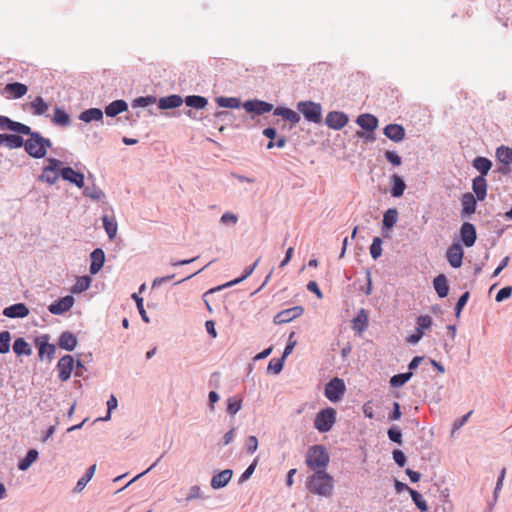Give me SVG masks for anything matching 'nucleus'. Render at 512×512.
Returning a JSON list of instances; mask_svg holds the SVG:
<instances>
[{
    "label": "nucleus",
    "mask_w": 512,
    "mask_h": 512,
    "mask_svg": "<svg viewBox=\"0 0 512 512\" xmlns=\"http://www.w3.org/2000/svg\"><path fill=\"white\" fill-rule=\"evenodd\" d=\"M305 486L311 494L328 498L333 495L335 480L326 470H321L308 476Z\"/></svg>",
    "instance_id": "obj_1"
},
{
    "label": "nucleus",
    "mask_w": 512,
    "mask_h": 512,
    "mask_svg": "<svg viewBox=\"0 0 512 512\" xmlns=\"http://www.w3.org/2000/svg\"><path fill=\"white\" fill-rule=\"evenodd\" d=\"M330 462V456L323 445H313L308 448L305 464L313 472L325 471Z\"/></svg>",
    "instance_id": "obj_2"
},
{
    "label": "nucleus",
    "mask_w": 512,
    "mask_h": 512,
    "mask_svg": "<svg viewBox=\"0 0 512 512\" xmlns=\"http://www.w3.org/2000/svg\"><path fill=\"white\" fill-rule=\"evenodd\" d=\"M27 135H29V138L24 141L23 144L27 154L36 159L44 158L47 153V149L52 146L51 141L48 138L43 137L40 133L33 132L32 130L31 133H28Z\"/></svg>",
    "instance_id": "obj_3"
},
{
    "label": "nucleus",
    "mask_w": 512,
    "mask_h": 512,
    "mask_svg": "<svg viewBox=\"0 0 512 512\" xmlns=\"http://www.w3.org/2000/svg\"><path fill=\"white\" fill-rule=\"evenodd\" d=\"M47 165L43 167L40 180L48 184H55L61 177L62 162L56 158H48Z\"/></svg>",
    "instance_id": "obj_4"
},
{
    "label": "nucleus",
    "mask_w": 512,
    "mask_h": 512,
    "mask_svg": "<svg viewBox=\"0 0 512 512\" xmlns=\"http://www.w3.org/2000/svg\"><path fill=\"white\" fill-rule=\"evenodd\" d=\"M336 421V411L333 408H326L318 412L314 419V427L319 432H328Z\"/></svg>",
    "instance_id": "obj_5"
},
{
    "label": "nucleus",
    "mask_w": 512,
    "mask_h": 512,
    "mask_svg": "<svg viewBox=\"0 0 512 512\" xmlns=\"http://www.w3.org/2000/svg\"><path fill=\"white\" fill-rule=\"evenodd\" d=\"M297 108L308 121L313 123L321 122L322 108L320 104L312 101L299 102Z\"/></svg>",
    "instance_id": "obj_6"
},
{
    "label": "nucleus",
    "mask_w": 512,
    "mask_h": 512,
    "mask_svg": "<svg viewBox=\"0 0 512 512\" xmlns=\"http://www.w3.org/2000/svg\"><path fill=\"white\" fill-rule=\"evenodd\" d=\"M346 391L344 381L338 377L331 379L325 386V396L331 402H338Z\"/></svg>",
    "instance_id": "obj_7"
},
{
    "label": "nucleus",
    "mask_w": 512,
    "mask_h": 512,
    "mask_svg": "<svg viewBox=\"0 0 512 512\" xmlns=\"http://www.w3.org/2000/svg\"><path fill=\"white\" fill-rule=\"evenodd\" d=\"M0 129L9 130L18 134L31 133V128L29 126L13 121L7 116H0Z\"/></svg>",
    "instance_id": "obj_8"
},
{
    "label": "nucleus",
    "mask_w": 512,
    "mask_h": 512,
    "mask_svg": "<svg viewBox=\"0 0 512 512\" xmlns=\"http://www.w3.org/2000/svg\"><path fill=\"white\" fill-rule=\"evenodd\" d=\"M304 312L303 307L301 306H294L289 309H285L278 314L275 315L273 322L277 325L288 323L295 318L301 316Z\"/></svg>",
    "instance_id": "obj_9"
},
{
    "label": "nucleus",
    "mask_w": 512,
    "mask_h": 512,
    "mask_svg": "<svg viewBox=\"0 0 512 512\" xmlns=\"http://www.w3.org/2000/svg\"><path fill=\"white\" fill-rule=\"evenodd\" d=\"M74 367V358L71 355H65L60 358L57 364L59 378L61 381H67Z\"/></svg>",
    "instance_id": "obj_10"
},
{
    "label": "nucleus",
    "mask_w": 512,
    "mask_h": 512,
    "mask_svg": "<svg viewBox=\"0 0 512 512\" xmlns=\"http://www.w3.org/2000/svg\"><path fill=\"white\" fill-rule=\"evenodd\" d=\"M61 178L76 185L78 188L84 187V174L71 167H62Z\"/></svg>",
    "instance_id": "obj_11"
},
{
    "label": "nucleus",
    "mask_w": 512,
    "mask_h": 512,
    "mask_svg": "<svg viewBox=\"0 0 512 512\" xmlns=\"http://www.w3.org/2000/svg\"><path fill=\"white\" fill-rule=\"evenodd\" d=\"M74 304V298L70 295H67L58 301L52 303L49 305L48 310L50 313L54 315H61L73 306Z\"/></svg>",
    "instance_id": "obj_12"
},
{
    "label": "nucleus",
    "mask_w": 512,
    "mask_h": 512,
    "mask_svg": "<svg viewBox=\"0 0 512 512\" xmlns=\"http://www.w3.org/2000/svg\"><path fill=\"white\" fill-rule=\"evenodd\" d=\"M325 122L328 127L335 130H339L347 124L348 117L343 112L332 111L329 112L328 115L326 116Z\"/></svg>",
    "instance_id": "obj_13"
},
{
    "label": "nucleus",
    "mask_w": 512,
    "mask_h": 512,
    "mask_svg": "<svg viewBox=\"0 0 512 512\" xmlns=\"http://www.w3.org/2000/svg\"><path fill=\"white\" fill-rule=\"evenodd\" d=\"M463 249L460 244H452L446 253L447 260L453 268H459L462 265Z\"/></svg>",
    "instance_id": "obj_14"
},
{
    "label": "nucleus",
    "mask_w": 512,
    "mask_h": 512,
    "mask_svg": "<svg viewBox=\"0 0 512 512\" xmlns=\"http://www.w3.org/2000/svg\"><path fill=\"white\" fill-rule=\"evenodd\" d=\"M460 236L465 246H473L477 238L474 225L469 222L463 223L460 229Z\"/></svg>",
    "instance_id": "obj_15"
},
{
    "label": "nucleus",
    "mask_w": 512,
    "mask_h": 512,
    "mask_svg": "<svg viewBox=\"0 0 512 512\" xmlns=\"http://www.w3.org/2000/svg\"><path fill=\"white\" fill-rule=\"evenodd\" d=\"M244 108L247 112H254L258 115L270 112L273 105L260 100H251L244 103Z\"/></svg>",
    "instance_id": "obj_16"
},
{
    "label": "nucleus",
    "mask_w": 512,
    "mask_h": 512,
    "mask_svg": "<svg viewBox=\"0 0 512 512\" xmlns=\"http://www.w3.org/2000/svg\"><path fill=\"white\" fill-rule=\"evenodd\" d=\"M3 314L8 318H24L29 315V309L24 303H17L6 307Z\"/></svg>",
    "instance_id": "obj_17"
},
{
    "label": "nucleus",
    "mask_w": 512,
    "mask_h": 512,
    "mask_svg": "<svg viewBox=\"0 0 512 512\" xmlns=\"http://www.w3.org/2000/svg\"><path fill=\"white\" fill-rule=\"evenodd\" d=\"M383 132L393 142H400L405 137V129L399 124H389L384 128Z\"/></svg>",
    "instance_id": "obj_18"
},
{
    "label": "nucleus",
    "mask_w": 512,
    "mask_h": 512,
    "mask_svg": "<svg viewBox=\"0 0 512 512\" xmlns=\"http://www.w3.org/2000/svg\"><path fill=\"white\" fill-rule=\"evenodd\" d=\"M369 317L365 309H360L357 316L352 320V329L358 333H362L367 329Z\"/></svg>",
    "instance_id": "obj_19"
},
{
    "label": "nucleus",
    "mask_w": 512,
    "mask_h": 512,
    "mask_svg": "<svg viewBox=\"0 0 512 512\" xmlns=\"http://www.w3.org/2000/svg\"><path fill=\"white\" fill-rule=\"evenodd\" d=\"M183 99L181 96L173 94L170 96L162 97L158 101V107L162 110L177 108L181 106Z\"/></svg>",
    "instance_id": "obj_20"
},
{
    "label": "nucleus",
    "mask_w": 512,
    "mask_h": 512,
    "mask_svg": "<svg viewBox=\"0 0 512 512\" xmlns=\"http://www.w3.org/2000/svg\"><path fill=\"white\" fill-rule=\"evenodd\" d=\"M232 477V470L225 469L218 474L214 475L211 479V487L219 489L225 487Z\"/></svg>",
    "instance_id": "obj_21"
},
{
    "label": "nucleus",
    "mask_w": 512,
    "mask_h": 512,
    "mask_svg": "<svg viewBox=\"0 0 512 512\" xmlns=\"http://www.w3.org/2000/svg\"><path fill=\"white\" fill-rule=\"evenodd\" d=\"M91 265L90 272L91 274L98 273L104 265L105 255L102 249L97 248L91 253Z\"/></svg>",
    "instance_id": "obj_22"
},
{
    "label": "nucleus",
    "mask_w": 512,
    "mask_h": 512,
    "mask_svg": "<svg viewBox=\"0 0 512 512\" xmlns=\"http://www.w3.org/2000/svg\"><path fill=\"white\" fill-rule=\"evenodd\" d=\"M356 122L366 131H374L378 126V119L371 114H361L357 117Z\"/></svg>",
    "instance_id": "obj_23"
},
{
    "label": "nucleus",
    "mask_w": 512,
    "mask_h": 512,
    "mask_svg": "<svg viewBox=\"0 0 512 512\" xmlns=\"http://www.w3.org/2000/svg\"><path fill=\"white\" fill-rule=\"evenodd\" d=\"M5 92L9 94L12 98H21L24 96L28 88L25 84L15 82V83H9L4 88Z\"/></svg>",
    "instance_id": "obj_24"
},
{
    "label": "nucleus",
    "mask_w": 512,
    "mask_h": 512,
    "mask_svg": "<svg viewBox=\"0 0 512 512\" xmlns=\"http://www.w3.org/2000/svg\"><path fill=\"white\" fill-rule=\"evenodd\" d=\"M472 188L479 201L485 199L487 195V183L483 176H478L473 180Z\"/></svg>",
    "instance_id": "obj_25"
},
{
    "label": "nucleus",
    "mask_w": 512,
    "mask_h": 512,
    "mask_svg": "<svg viewBox=\"0 0 512 512\" xmlns=\"http://www.w3.org/2000/svg\"><path fill=\"white\" fill-rule=\"evenodd\" d=\"M462 215H471L476 210V199L471 193H465L461 198Z\"/></svg>",
    "instance_id": "obj_26"
},
{
    "label": "nucleus",
    "mask_w": 512,
    "mask_h": 512,
    "mask_svg": "<svg viewBox=\"0 0 512 512\" xmlns=\"http://www.w3.org/2000/svg\"><path fill=\"white\" fill-rule=\"evenodd\" d=\"M127 109L128 105L124 100H115L105 108V113L109 117H114Z\"/></svg>",
    "instance_id": "obj_27"
},
{
    "label": "nucleus",
    "mask_w": 512,
    "mask_h": 512,
    "mask_svg": "<svg viewBox=\"0 0 512 512\" xmlns=\"http://www.w3.org/2000/svg\"><path fill=\"white\" fill-rule=\"evenodd\" d=\"M433 285L439 297L443 298L448 295L449 287L447 283V278L444 274L438 275L433 280Z\"/></svg>",
    "instance_id": "obj_28"
},
{
    "label": "nucleus",
    "mask_w": 512,
    "mask_h": 512,
    "mask_svg": "<svg viewBox=\"0 0 512 512\" xmlns=\"http://www.w3.org/2000/svg\"><path fill=\"white\" fill-rule=\"evenodd\" d=\"M77 345V339L71 332H63L59 338V346L65 350L72 351Z\"/></svg>",
    "instance_id": "obj_29"
},
{
    "label": "nucleus",
    "mask_w": 512,
    "mask_h": 512,
    "mask_svg": "<svg viewBox=\"0 0 512 512\" xmlns=\"http://www.w3.org/2000/svg\"><path fill=\"white\" fill-rule=\"evenodd\" d=\"M274 114L281 116L283 119L291 122V123H298L300 120V116L298 113H296L294 110L285 108V107H277L274 110Z\"/></svg>",
    "instance_id": "obj_30"
},
{
    "label": "nucleus",
    "mask_w": 512,
    "mask_h": 512,
    "mask_svg": "<svg viewBox=\"0 0 512 512\" xmlns=\"http://www.w3.org/2000/svg\"><path fill=\"white\" fill-rule=\"evenodd\" d=\"M102 118H103V112L101 109H98V108L87 109V110L83 111L79 116V119L86 123H89L91 121H99Z\"/></svg>",
    "instance_id": "obj_31"
},
{
    "label": "nucleus",
    "mask_w": 512,
    "mask_h": 512,
    "mask_svg": "<svg viewBox=\"0 0 512 512\" xmlns=\"http://www.w3.org/2000/svg\"><path fill=\"white\" fill-rule=\"evenodd\" d=\"M13 351L17 356L26 355L29 356L32 353V349L28 342L24 338H17L13 344Z\"/></svg>",
    "instance_id": "obj_32"
},
{
    "label": "nucleus",
    "mask_w": 512,
    "mask_h": 512,
    "mask_svg": "<svg viewBox=\"0 0 512 512\" xmlns=\"http://www.w3.org/2000/svg\"><path fill=\"white\" fill-rule=\"evenodd\" d=\"M30 107L32 109V113L37 116L43 115L49 108L48 104L41 96H38L33 101H31Z\"/></svg>",
    "instance_id": "obj_33"
},
{
    "label": "nucleus",
    "mask_w": 512,
    "mask_h": 512,
    "mask_svg": "<svg viewBox=\"0 0 512 512\" xmlns=\"http://www.w3.org/2000/svg\"><path fill=\"white\" fill-rule=\"evenodd\" d=\"M95 470H96V465L95 464H93L92 466H90L87 469L85 475L82 476L78 480V482H77V484H76V486L74 488V492H81L85 488L87 483L92 479V477H93V475L95 473Z\"/></svg>",
    "instance_id": "obj_34"
},
{
    "label": "nucleus",
    "mask_w": 512,
    "mask_h": 512,
    "mask_svg": "<svg viewBox=\"0 0 512 512\" xmlns=\"http://www.w3.org/2000/svg\"><path fill=\"white\" fill-rule=\"evenodd\" d=\"M55 125L67 126L70 123V117L62 108L56 107L54 110V116L52 119Z\"/></svg>",
    "instance_id": "obj_35"
},
{
    "label": "nucleus",
    "mask_w": 512,
    "mask_h": 512,
    "mask_svg": "<svg viewBox=\"0 0 512 512\" xmlns=\"http://www.w3.org/2000/svg\"><path fill=\"white\" fill-rule=\"evenodd\" d=\"M185 103L189 107L203 109L207 106L208 100L203 96L191 95L186 97Z\"/></svg>",
    "instance_id": "obj_36"
},
{
    "label": "nucleus",
    "mask_w": 512,
    "mask_h": 512,
    "mask_svg": "<svg viewBox=\"0 0 512 512\" xmlns=\"http://www.w3.org/2000/svg\"><path fill=\"white\" fill-rule=\"evenodd\" d=\"M491 166H492L491 161L484 157H477L473 161V167L475 169H477L482 174L481 176H483V177H484V175H486L489 172V170L491 169Z\"/></svg>",
    "instance_id": "obj_37"
},
{
    "label": "nucleus",
    "mask_w": 512,
    "mask_h": 512,
    "mask_svg": "<svg viewBox=\"0 0 512 512\" xmlns=\"http://www.w3.org/2000/svg\"><path fill=\"white\" fill-rule=\"evenodd\" d=\"M392 182H393V186H392V190H391L392 196L393 197L402 196L404 193V190L406 188V185H405L403 179L398 175H393Z\"/></svg>",
    "instance_id": "obj_38"
},
{
    "label": "nucleus",
    "mask_w": 512,
    "mask_h": 512,
    "mask_svg": "<svg viewBox=\"0 0 512 512\" xmlns=\"http://www.w3.org/2000/svg\"><path fill=\"white\" fill-rule=\"evenodd\" d=\"M103 226L110 239H113L117 233V223L107 215L102 217Z\"/></svg>",
    "instance_id": "obj_39"
},
{
    "label": "nucleus",
    "mask_w": 512,
    "mask_h": 512,
    "mask_svg": "<svg viewBox=\"0 0 512 512\" xmlns=\"http://www.w3.org/2000/svg\"><path fill=\"white\" fill-rule=\"evenodd\" d=\"M5 146L9 149L20 148L24 144V140L20 135L6 134Z\"/></svg>",
    "instance_id": "obj_40"
},
{
    "label": "nucleus",
    "mask_w": 512,
    "mask_h": 512,
    "mask_svg": "<svg viewBox=\"0 0 512 512\" xmlns=\"http://www.w3.org/2000/svg\"><path fill=\"white\" fill-rule=\"evenodd\" d=\"M497 158L504 164L512 163V149L506 146H501L496 152Z\"/></svg>",
    "instance_id": "obj_41"
},
{
    "label": "nucleus",
    "mask_w": 512,
    "mask_h": 512,
    "mask_svg": "<svg viewBox=\"0 0 512 512\" xmlns=\"http://www.w3.org/2000/svg\"><path fill=\"white\" fill-rule=\"evenodd\" d=\"M38 457V452L34 449L32 450H29L25 456L24 459H22L19 464H18V468L20 470H26L30 467V465L36 461Z\"/></svg>",
    "instance_id": "obj_42"
},
{
    "label": "nucleus",
    "mask_w": 512,
    "mask_h": 512,
    "mask_svg": "<svg viewBox=\"0 0 512 512\" xmlns=\"http://www.w3.org/2000/svg\"><path fill=\"white\" fill-rule=\"evenodd\" d=\"M397 217H398V212L396 209H394V208L388 209L384 213V216H383V225L388 229L392 228L397 221Z\"/></svg>",
    "instance_id": "obj_43"
},
{
    "label": "nucleus",
    "mask_w": 512,
    "mask_h": 512,
    "mask_svg": "<svg viewBox=\"0 0 512 512\" xmlns=\"http://www.w3.org/2000/svg\"><path fill=\"white\" fill-rule=\"evenodd\" d=\"M412 375H413L412 372H406V373H401V374L394 375L390 379V385L392 387H401L406 382H408L410 380Z\"/></svg>",
    "instance_id": "obj_44"
},
{
    "label": "nucleus",
    "mask_w": 512,
    "mask_h": 512,
    "mask_svg": "<svg viewBox=\"0 0 512 512\" xmlns=\"http://www.w3.org/2000/svg\"><path fill=\"white\" fill-rule=\"evenodd\" d=\"M91 279L88 276L78 277L76 283L72 287L73 293H81L89 288Z\"/></svg>",
    "instance_id": "obj_45"
},
{
    "label": "nucleus",
    "mask_w": 512,
    "mask_h": 512,
    "mask_svg": "<svg viewBox=\"0 0 512 512\" xmlns=\"http://www.w3.org/2000/svg\"><path fill=\"white\" fill-rule=\"evenodd\" d=\"M416 324V330L424 335L425 330L432 325V318L429 315H421L417 318Z\"/></svg>",
    "instance_id": "obj_46"
},
{
    "label": "nucleus",
    "mask_w": 512,
    "mask_h": 512,
    "mask_svg": "<svg viewBox=\"0 0 512 512\" xmlns=\"http://www.w3.org/2000/svg\"><path fill=\"white\" fill-rule=\"evenodd\" d=\"M56 348L53 344L43 342L39 346V357L42 359L46 356L48 359H52L55 355Z\"/></svg>",
    "instance_id": "obj_47"
},
{
    "label": "nucleus",
    "mask_w": 512,
    "mask_h": 512,
    "mask_svg": "<svg viewBox=\"0 0 512 512\" xmlns=\"http://www.w3.org/2000/svg\"><path fill=\"white\" fill-rule=\"evenodd\" d=\"M409 493L414 504L421 510V512H424L428 509L426 501L423 499L419 492L413 489H409Z\"/></svg>",
    "instance_id": "obj_48"
},
{
    "label": "nucleus",
    "mask_w": 512,
    "mask_h": 512,
    "mask_svg": "<svg viewBox=\"0 0 512 512\" xmlns=\"http://www.w3.org/2000/svg\"><path fill=\"white\" fill-rule=\"evenodd\" d=\"M217 104L220 107L225 108H239L240 107V100L238 98L234 97H219L217 98Z\"/></svg>",
    "instance_id": "obj_49"
},
{
    "label": "nucleus",
    "mask_w": 512,
    "mask_h": 512,
    "mask_svg": "<svg viewBox=\"0 0 512 512\" xmlns=\"http://www.w3.org/2000/svg\"><path fill=\"white\" fill-rule=\"evenodd\" d=\"M11 334L9 331L0 332V353L5 354L10 349Z\"/></svg>",
    "instance_id": "obj_50"
},
{
    "label": "nucleus",
    "mask_w": 512,
    "mask_h": 512,
    "mask_svg": "<svg viewBox=\"0 0 512 512\" xmlns=\"http://www.w3.org/2000/svg\"><path fill=\"white\" fill-rule=\"evenodd\" d=\"M242 406V399L238 397H231L228 399L227 412L230 415H235Z\"/></svg>",
    "instance_id": "obj_51"
},
{
    "label": "nucleus",
    "mask_w": 512,
    "mask_h": 512,
    "mask_svg": "<svg viewBox=\"0 0 512 512\" xmlns=\"http://www.w3.org/2000/svg\"><path fill=\"white\" fill-rule=\"evenodd\" d=\"M259 261H260V258H258L252 266L247 267L244 271V274L240 278H237L235 280L228 282L225 286H233V285H236V284L240 283L241 281L245 280L247 277H249L253 273L255 268L258 266Z\"/></svg>",
    "instance_id": "obj_52"
},
{
    "label": "nucleus",
    "mask_w": 512,
    "mask_h": 512,
    "mask_svg": "<svg viewBox=\"0 0 512 512\" xmlns=\"http://www.w3.org/2000/svg\"><path fill=\"white\" fill-rule=\"evenodd\" d=\"M370 254L373 259H377L382 254V240L379 237H375L370 246Z\"/></svg>",
    "instance_id": "obj_53"
},
{
    "label": "nucleus",
    "mask_w": 512,
    "mask_h": 512,
    "mask_svg": "<svg viewBox=\"0 0 512 512\" xmlns=\"http://www.w3.org/2000/svg\"><path fill=\"white\" fill-rule=\"evenodd\" d=\"M156 103V98L154 96H142L133 100L132 106L136 107H147Z\"/></svg>",
    "instance_id": "obj_54"
},
{
    "label": "nucleus",
    "mask_w": 512,
    "mask_h": 512,
    "mask_svg": "<svg viewBox=\"0 0 512 512\" xmlns=\"http://www.w3.org/2000/svg\"><path fill=\"white\" fill-rule=\"evenodd\" d=\"M132 298L135 300L136 302V305H137V309L141 315V318L143 319L144 322L146 323H149V318L147 316V313L144 309V305H143V298L139 297L138 294L134 293L132 295Z\"/></svg>",
    "instance_id": "obj_55"
},
{
    "label": "nucleus",
    "mask_w": 512,
    "mask_h": 512,
    "mask_svg": "<svg viewBox=\"0 0 512 512\" xmlns=\"http://www.w3.org/2000/svg\"><path fill=\"white\" fill-rule=\"evenodd\" d=\"M284 359L285 358H283V356L279 359H277V358L271 359L268 364V370L272 371L275 374L280 373L283 369Z\"/></svg>",
    "instance_id": "obj_56"
},
{
    "label": "nucleus",
    "mask_w": 512,
    "mask_h": 512,
    "mask_svg": "<svg viewBox=\"0 0 512 512\" xmlns=\"http://www.w3.org/2000/svg\"><path fill=\"white\" fill-rule=\"evenodd\" d=\"M385 158L394 166H399L402 163L401 157L394 151H386Z\"/></svg>",
    "instance_id": "obj_57"
},
{
    "label": "nucleus",
    "mask_w": 512,
    "mask_h": 512,
    "mask_svg": "<svg viewBox=\"0 0 512 512\" xmlns=\"http://www.w3.org/2000/svg\"><path fill=\"white\" fill-rule=\"evenodd\" d=\"M512 294V287L506 286L501 288L496 294V301L501 302L507 298H509Z\"/></svg>",
    "instance_id": "obj_58"
},
{
    "label": "nucleus",
    "mask_w": 512,
    "mask_h": 512,
    "mask_svg": "<svg viewBox=\"0 0 512 512\" xmlns=\"http://www.w3.org/2000/svg\"><path fill=\"white\" fill-rule=\"evenodd\" d=\"M468 298H469V292H465L464 294L461 295V297L458 299V302L456 303V306H455V312H456V316H459L463 307L466 305L467 301H468Z\"/></svg>",
    "instance_id": "obj_59"
},
{
    "label": "nucleus",
    "mask_w": 512,
    "mask_h": 512,
    "mask_svg": "<svg viewBox=\"0 0 512 512\" xmlns=\"http://www.w3.org/2000/svg\"><path fill=\"white\" fill-rule=\"evenodd\" d=\"M388 437L391 441L401 444L402 443V434L401 431L398 429L390 428L388 430Z\"/></svg>",
    "instance_id": "obj_60"
},
{
    "label": "nucleus",
    "mask_w": 512,
    "mask_h": 512,
    "mask_svg": "<svg viewBox=\"0 0 512 512\" xmlns=\"http://www.w3.org/2000/svg\"><path fill=\"white\" fill-rule=\"evenodd\" d=\"M294 336H295V332L292 331L289 335L288 344L284 349L283 358H286L289 354H291L294 347L296 346V341L293 340Z\"/></svg>",
    "instance_id": "obj_61"
},
{
    "label": "nucleus",
    "mask_w": 512,
    "mask_h": 512,
    "mask_svg": "<svg viewBox=\"0 0 512 512\" xmlns=\"http://www.w3.org/2000/svg\"><path fill=\"white\" fill-rule=\"evenodd\" d=\"M220 221L223 224H236L238 221V217L233 213L226 212L221 216Z\"/></svg>",
    "instance_id": "obj_62"
},
{
    "label": "nucleus",
    "mask_w": 512,
    "mask_h": 512,
    "mask_svg": "<svg viewBox=\"0 0 512 512\" xmlns=\"http://www.w3.org/2000/svg\"><path fill=\"white\" fill-rule=\"evenodd\" d=\"M258 448V439L256 436H249L247 439V451L253 454Z\"/></svg>",
    "instance_id": "obj_63"
},
{
    "label": "nucleus",
    "mask_w": 512,
    "mask_h": 512,
    "mask_svg": "<svg viewBox=\"0 0 512 512\" xmlns=\"http://www.w3.org/2000/svg\"><path fill=\"white\" fill-rule=\"evenodd\" d=\"M393 459L400 467H403L406 463V457L401 450L393 451Z\"/></svg>",
    "instance_id": "obj_64"
}]
</instances>
